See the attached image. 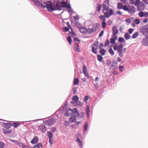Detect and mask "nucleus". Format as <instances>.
Returning a JSON list of instances; mask_svg holds the SVG:
<instances>
[{
	"label": "nucleus",
	"instance_id": "nucleus-1",
	"mask_svg": "<svg viewBox=\"0 0 148 148\" xmlns=\"http://www.w3.org/2000/svg\"><path fill=\"white\" fill-rule=\"evenodd\" d=\"M43 3L45 5H43L42 3L40 2L39 1V4H36V5L41 6L43 8L46 7L48 11L50 12L56 10V9L54 4H53L51 1H44L43 2Z\"/></svg>",
	"mask_w": 148,
	"mask_h": 148
},
{
	"label": "nucleus",
	"instance_id": "nucleus-2",
	"mask_svg": "<svg viewBox=\"0 0 148 148\" xmlns=\"http://www.w3.org/2000/svg\"><path fill=\"white\" fill-rule=\"evenodd\" d=\"M140 32L145 36H148V23L141 27L140 29Z\"/></svg>",
	"mask_w": 148,
	"mask_h": 148
},
{
	"label": "nucleus",
	"instance_id": "nucleus-3",
	"mask_svg": "<svg viewBox=\"0 0 148 148\" xmlns=\"http://www.w3.org/2000/svg\"><path fill=\"white\" fill-rule=\"evenodd\" d=\"M56 121V119L54 117H52L46 121H44V123L45 125L49 127L52 125L55 124Z\"/></svg>",
	"mask_w": 148,
	"mask_h": 148
},
{
	"label": "nucleus",
	"instance_id": "nucleus-4",
	"mask_svg": "<svg viewBox=\"0 0 148 148\" xmlns=\"http://www.w3.org/2000/svg\"><path fill=\"white\" fill-rule=\"evenodd\" d=\"M124 8L125 11L128 12L130 14H133L135 12V8L133 6H130L128 8L127 6L125 7Z\"/></svg>",
	"mask_w": 148,
	"mask_h": 148
},
{
	"label": "nucleus",
	"instance_id": "nucleus-5",
	"mask_svg": "<svg viewBox=\"0 0 148 148\" xmlns=\"http://www.w3.org/2000/svg\"><path fill=\"white\" fill-rule=\"evenodd\" d=\"M53 4L55 7L56 10H62L61 1L59 0H55L53 2Z\"/></svg>",
	"mask_w": 148,
	"mask_h": 148
},
{
	"label": "nucleus",
	"instance_id": "nucleus-6",
	"mask_svg": "<svg viewBox=\"0 0 148 148\" xmlns=\"http://www.w3.org/2000/svg\"><path fill=\"white\" fill-rule=\"evenodd\" d=\"M77 112V110L76 108H74L73 109H69L65 112V115L66 116H68L73 113H75V112Z\"/></svg>",
	"mask_w": 148,
	"mask_h": 148
},
{
	"label": "nucleus",
	"instance_id": "nucleus-7",
	"mask_svg": "<svg viewBox=\"0 0 148 148\" xmlns=\"http://www.w3.org/2000/svg\"><path fill=\"white\" fill-rule=\"evenodd\" d=\"M95 27H94L93 28H86V33H87L88 34H90L93 32H95L98 29V26L97 25Z\"/></svg>",
	"mask_w": 148,
	"mask_h": 148
},
{
	"label": "nucleus",
	"instance_id": "nucleus-8",
	"mask_svg": "<svg viewBox=\"0 0 148 148\" xmlns=\"http://www.w3.org/2000/svg\"><path fill=\"white\" fill-rule=\"evenodd\" d=\"M123 47V44H120L118 46V52L119 53V55L120 57H123V56L122 51Z\"/></svg>",
	"mask_w": 148,
	"mask_h": 148
},
{
	"label": "nucleus",
	"instance_id": "nucleus-9",
	"mask_svg": "<svg viewBox=\"0 0 148 148\" xmlns=\"http://www.w3.org/2000/svg\"><path fill=\"white\" fill-rule=\"evenodd\" d=\"M83 72L85 76L88 77V79H89L90 78H92V76H89V74L88 72L87 71V68L86 66L84 65L83 66Z\"/></svg>",
	"mask_w": 148,
	"mask_h": 148
},
{
	"label": "nucleus",
	"instance_id": "nucleus-10",
	"mask_svg": "<svg viewBox=\"0 0 148 148\" xmlns=\"http://www.w3.org/2000/svg\"><path fill=\"white\" fill-rule=\"evenodd\" d=\"M112 37H113L115 36H117L116 34L118 33V30L116 26H114L112 28Z\"/></svg>",
	"mask_w": 148,
	"mask_h": 148
},
{
	"label": "nucleus",
	"instance_id": "nucleus-11",
	"mask_svg": "<svg viewBox=\"0 0 148 148\" xmlns=\"http://www.w3.org/2000/svg\"><path fill=\"white\" fill-rule=\"evenodd\" d=\"M108 12H106L104 13L105 17L106 18H109L110 16L112 15L113 13V10L112 9H110L108 11Z\"/></svg>",
	"mask_w": 148,
	"mask_h": 148
},
{
	"label": "nucleus",
	"instance_id": "nucleus-12",
	"mask_svg": "<svg viewBox=\"0 0 148 148\" xmlns=\"http://www.w3.org/2000/svg\"><path fill=\"white\" fill-rule=\"evenodd\" d=\"M142 43L144 46H148V36H145V38L143 39Z\"/></svg>",
	"mask_w": 148,
	"mask_h": 148
},
{
	"label": "nucleus",
	"instance_id": "nucleus-13",
	"mask_svg": "<svg viewBox=\"0 0 148 148\" xmlns=\"http://www.w3.org/2000/svg\"><path fill=\"white\" fill-rule=\"evenodd\" d=\"M2 125L3 126L5 127L6 129H8L9 128H10L12 125V124L9 123H3Z\"/></svg>",
	"mask_w": 148,
	"mask_h": 148
},
{
	"label": "nucleus",
	"instance_id": "nucleus-14",
	"mask_svg": "<svg viewBox=\"0 0 148 148\" xmlns=\"http://www.w3.org/2000/svg\"><path fill=\"white\" fill-rule=\"evenodd\" d=\"M126 6H127L126 5H123V4L122 3H118L117 4V8L119 10H121L122 9H123L125 11L124 8Z\"/></svg>",
	"mask_w": 148,
	"mask_h": 148
},
{
	"label": "nucleus",
	"instance_id": "nucleus-15",
	"mask_svg": "<svg viewBox=\"0 0 148 148\" xmlns=\"http://www.w3.org/2000/svg\"><path fill=\"white\" fill-rule=\"evenodd\" d=\"M68 6V1L67 0H66V1H61V8L62 10V9L63 8H67Z\"/></svg>",
	"mask_w": 148,
	"mask_h": 148
},
{
	"label": "nucleus",
	"instance_id": "nucleus-16",
	"mask_svg": "<svg viewBox=\"0 0 148 148\" xmlns=\"http://www.w3.org/2000/svg\"><path fill=\"white\" fill-rule=\"evenodd\" d=\"M39 130H40L42 132H45L46 131V127L44 125H41L38 127Z\"/></svg>",
	"mask_w": 148,
	"mask_h": 148
},
{
	"label": "nucleus",
	"instance_id": "nucleus-17",
	"mask_svg": "<svg viewBox=\"0 0 148 148\" xmlns=\"http://www.w3.org/2000/svg\"><path fill=\"white\" fill-rule=\"evenodd\" d=\"M38 142V138L37 136H34L31 141V143L33 144L37 143Z\"/></svg>",
	"mask_w": 148,
	"mask_h": 148
},
{
	"label": "nucleus",
	"instance_id": "nucleus-18",
	"mask_svg": "<svg viewBox=\"0 0 148 148\" xmlns=\"http://www.w3.org/2000/svg\"><path fill=\"white\" fill-rule=\"evenodd\" d=\"M80 32L83 34H86V28L85 27H82L79 29Z\"/></svg>",
	"mask_w": 148,
	"mask_h": 148
},
{
	"label": "nucleus",
	"instance_id": "nucleus-19",
	"mask_svg": "<svg viewBox=\"0 0 148 148\" xmlns=\"http://www.w3.org/2000/svg\"><path fill=\"white\" fill-rule=\"evenodd\" d=\"M75 113H76L77 116L80 119L83 118L84 117L85 114L84 112H81L80 114H79L78 110L77 112H75Z\"/></svg>",
	"mask_w": 148,
	"mask_h": 148
},
{
	"label": "nucleus",
	"instance_id": "nucleus-20",
	"mask_svg": "<svg viewBox=\"0 0 148 148\" xmlns=\"http://www.w3.org/2000/svg\"><path fill=\"white\" fill-rule=\"evenodd\" d=\"M117 36H114L113 38H111L110 39V41L111 43L112 44H114L115 42V40H117Z\"/></svg>",
	"mask_w": 148,
	"mask_h": 148
},
{
	"label": "nucleus",
	"instance_id": "nucleus-21",
	"mask_svg": "<svg viewBox=\"0 0 148 148\" xmlns=\"http://www.w3.org/2000/svg\"><path fill=\"white\" fill-rule=\"evenodd\" d=\"M67 8L69 9L68 11L69 13L73 14L74 12L73 9L71 8L69 3H68V6Z\"/></svg>",
	"mask_w": 148,
	"mask_h": 148
},
{
	"label": "nucleus",
	"instance_id": "nucleus-22",
	"mask_svg": "<svg viewBox=\"0 0 148 148\" xmlns=\"http://www.w3.org/2000/svg\"><path fill=\"white\" fill-rule=\"evenodd\" d=\"M76 117L75 116H72L70 119V121L71 123L75 122L76 121Z\"/></svg>",
	"mask_w": 148,
	"mask_h": 148
},
{
	"label": "nucleus",
	"instance_id": "nucleus-23",
	"mask_svg": "<svg viewBox=\"0 0 148 148\" xmlns=\"http://www.w3.org/2000/svg\"><path fill=\"white\" fill-rule=\"evenodd\" d=\"M86 115L88 118L89 116L90 108L89 106H87L86 108Z\"/></svg>",
	"mask_w": 148,
	"mask_h": 148
},
{
	"label": "nucleus",
	"instance_id": "nucleus-24",
	"mask_svg": "<svg viewBox=\"0 0 148 148\" xmlns=\"http://www.w3.org/2000/svg\"><path fill=\"white\" fill-rule=\"evenodd\" d=\"M47 135L49 138H53V134L50 131L47 132Z\"/></svg>",
	"mask_w": 148,
	"mask_h": 148
},
{
	"label": "nucleus",
	"instance_id": "nucleus-25",
	"mask_svg": "<svg viewBox=\"0 0 148 148\" xmlns=\"http://www.w3.org/2000/svg\"><path fill=\"white\" fill-rule=\"evenodd\" d=\"M43 146L42 144L41 143H39L37 145H34L33 146V148L37 147L38 148H42Z\"/></svg>",
	"mask_w": 148,
	"mask_h": 148
},
{
	"label": "nucleus",
	"instance_id": "nucleus-26",
	"mask_svg": "<svg viewBox=\"0 0 148 148\" xmlns=\"http://www.w3.org/2000/svg\"><path fill=\"white\" fill-rule=\"evenodd\" d=\"M76 141L78 143V144L79 145V147H82V141L79 139V138H77L76 140Z\"/></svg>",
	"mask_w": 148,
	"mask_h": 148
},
{
	"label": "nucleus",
	"instance_id": "nucleus-27",
	"mask_svg": "<svg viewBox=\"0 0 148 148\" xmlns=\"http://www.w3.org/2000/svg\"><path fill=\"white\" fill-rule=\"evenodd\" d=\"M3 133L5 134H9L11 133V130H8V129H3Z\"/></svg>",
	"mask_w": 148,
	"mask_h": 148
},
{
	"label": "nucleus",
	"instance_id": "nucleus-28",
	"mask_svg": "<svg viewBox=\"0 0 148 148\" xmlns=\"http://www.w3.org/2000/svg\"><path fill=\"white\" fill-rule=\"evenodd\" d=\"M99 52L101 55H104L106 52V50L103 49H101Z\"/></svg>",
	"mask_w": 148,
	"mask_h": 148
},
{
	"label": "nucleus",
	"instance_id": "nucleus-29",
	"mask_svg": "<svg viewBox=\"0 0 148 148\" xmlns=\"http://www.w3.org/2000/svg\"><path fill=\"white\" fill-rule=\"evenodd\" d=\"M91 47L92 49V51L93 53H94L95 54H97V49H98L97 48H95L94 47L92 46H91Z\"/></svg>",
	"mask_w": 148,
	"mask_h": 148
},
{
	"label": "nucleus",
	"instance_id": "nucleus-30",
	"mask_svg": "<svg viewBox=\"0 0 148 148\" xmlns=\"http://www.w3.org/2000/svg\"><path fill=\"white\" fill-rule=\"evenodd\" d=\"M97 57L98 60L99 62H101L102 61L103 57L101 55H97Z\"/></svg>",
	"mask_w": 148,
	"mask_h": 148
},
{
	"label": "nucleus",
	"instance_id": "nucleus-31",
	"mask_svg": "<svg viewBox=\"0 0 148 148\" xmlns=\"http://www.w3.org/2000/svg\"><path fill=\"white\" fill-rule=\"evenodd\" d=\"M84 130L86 131L87 130L88 128V124L86 122L84 125Z\"/></svg>",
	"mask_w": 148,
	"mask_h": 148
},
{
	"label": "nucleus",
	"instance_id": "nucleus-32",
	"mask_svg": "<svg viewBox=\"0 0 148 148\" xmlns=\"http://www.w3.org/2000/svg\"><path fill=\"white\" fill-rule=\"evenodd\" d=\"M78 99L79 98L78 97L77 95L74 96L72 98V100L73 101H75V103L77 102V101L78 100Z\"/></svg>",
	"mask_w": 148,
	"mask_h": 148
},
{
	"label": "nucleus",
	"instance_id": "nucleus-33",
	"mask_svg": "<svg viewBox=\"0 0 148 148\" xmlns=\"http://www.w3.org/2000/svg\"><path fill=\"white\" fill-rule=\"evenodd\" d=\"M79 83V79L77 78H75L73 82V84L74 85H77Z\"/></svg>",
	"mask_w": 148,
	"mask_h": 148
},
{
	"label": "nucleus",
	"instance_id": "nucleus-34",
	"mask_svg": "<svg viewBox=\"0 0 148 148\" xmlns=\"http://www.w3.org/2000/svg\"><path fill=\"white\" fill-rule=\"evenodd\" d=\"M12 126H13L14 128H17L18 126H20V124L17 123H14L12 124Z\"/></svg>",
	"mask_w": 148,
	"mask_h": 148
},
{
	"label": "nucleus",
	"instance_id": "nucleus-35",
	"mask_svg": "<svg viewBox=\"0 0 148 148\" xmlns=\"http://www.w3.org/2000/svg\"><path fill=\"white\" fill-rule=\"evenodd\" d=\"M70 121H64V124L65 126L67 127L70 124Z\"/></svg>",
	"mask_w": 148,
	"mask_h": 148
},
{
	"label": "nucleus",
	"instance_id": "nucleus-36",
	"mask_svg": "<svg viewBox=\"0 0 148 148\" xmlns=\"http://www.w3.org/2000/svg\"><path fill=\"white\" fill-rule=\"evenodd\" d=\"M130 35L128 33H126L125 34L124 37L126 40L129 39L130 37Z\"/></svg>",
	"mask_w": 148,
	"mask_h": 148
},
{
	"label": "nucleus",
	"instance_id": "nucleus-37",
	"mask_svg": "<svg viewBox=\"0 0 148 148\" xmlns=\"http://www.w3.org/2000/svg\"><path fill=\"white\" fill-rule=\"evenodd\" d=\"M74 46L77 52H79L80 49L79 45L77 44H75Z\"/></svg>",
	"mask_w": 148,
	"mask_h": 148
},
{
	"label": "nucleus",
	"instance_id": "nucleus-38",
	"mask_svg": "<svg viewBox=\"0 0 148 148\" xmlns=\"http://www.w3.org/2000/svg\"><path fill=\"white\" fill-rule=\"evenodd\" d=\"M118 41L119 42L121 43L124 42H125L124 39L122 37H120L119 38Z\"/></svg>",
	"mask_w": 148,
	"mask_h": 148
},
{
	"label": "nucleus",
	"instance_id": "nucleus-39",
	"mask_svg": "<svg viewBox=\"0 0 148 148\" xmlns=\"http://www.w3.org/2000/svg\"><path fill=\"white\" fill-rule=\"evenodd\" d=\"M139 35L138 33L137 32L134 33L132 36V38H136Z\"/></svg>",
	"mask_w": 148,
	"mask_h": 148
},
{
	"label": "nucleus",
	"instance_id": "nucleus-40",
	"mask_svg": "<svg viewBox=\"0 0 148 148\" xmlns=\"http://www.w3.org/2000/svg\"><path fill=\"white\" fill-rule=\"evenodd\" d=\"M75 25L77 27L79 28V29L82 27L81 24L78 22H76L75 24Z\"/></svg>",
	"mask_w": 148,
	"mask_h": 148
},
{
	"label": "nucleus",
	"instance_id": "nucleus-41",
	"mask_svg": "<svg viewBox=\"0 0 148 148\" xmlns=\"http://www.w3.org/2000/svg\"><path fill=\"white\" fill-rule=\"evenodd\" d=\"M101 5L99 3L98 4L96 8L97 11L98 12L100 11L101 10Z\"/></svg>",
	"mask_w": 148,
	"mask_h": 148
},
{
	"label": "nucleus",
	"instance_id": "nucleus-42",
	"mask_svg": "<svg viewBox=\"0 0 148 148\" xmlns=\"http://www.w3.org/2000/svg\"><path fill=\"white\" fill-rule=\"evenodd\" d=\"M116 63V62H115L114 64H113L111 66V68L114 69H116L117 68Z\"/></svg>",
	"mask_w": 148,
	"mask_h": 148
},
{
	"label": "nucleus",
	"instance_id": "nucleus-43",
	"mask_svg": "<svg viewBox=\"0 0 148 148\" xmlns=\"http://www.w3.org/2000/svg\"><path fill=\"white\" fill-rule=\"evenodd\" d=\"M99 44V42L98 41L94 42L92 45V46H94L96 47L97 49H98V46Z\"/></svg>",
	"mask_w": 148,
	"mask_h": 148
},
{
	"label": "nucleus",
	"instance_id": "nucleus-44",
	"mask_svg": "<svg viewBox=\"0 0 148 148\" xmlns=\"http://www.w3.org/2000/svg\"><path fill=\"white\" fill-rule=\"evenodd\" d=\"M102 6L103 8L102 12H103L104 13V11L105 10V9H106L107 7L106 5L104 3H103L102 4Z\"/></svg>",
	"mask_w": 148,
	"mask_h": 148
},
{
	"label": "nucleus",
	"instance_id": "nucleus-45",
	"mask_svg": "<svg viewBox=\"0 0 148 148\" xmlns=\"http://www.w3.org/2000/svg\"><path fill=\"white\" fill-rule=\"evenodd\" d=\"M67 40L70 45H71L72 43V39L71 37L69 36L68 37Z\"/></svg>",
	"mask_w": 148,
	"mask_h": 148
},
{
	"label": "nucleus",
	"instance_id": "nucleus-46",
	"mask_svg": "<svg viewBox=\"0 0 148 148\" xmlns=\"http://www.w3.org/2000/svg\"><path fill=\"white\" fill-rule=\"evenodd\" d=\"M105 20H104L101 23L102 26L103 28H104L106 25V23L105 22Z\"/></svg>",
	"mask_w": 148,
	"mask_h": 148
},
{
	"label": "nucleus",
	"instance_id": "nucleus-47",
	"mask_svg": "<svg viewBox=\"0 0 148 148\" xmlns=\"http://www.w3.org/2000/svg\"><path fill=\"white\" fill-rule=\"evenodd\" d=\"M140 0H136L135 1V2H134V4H135V6H137L139 5L140 3Z\"/></svg>",
	"mask_w": 148,
	"mask_h": 148
},
{
	"label": "nucleus",
	"instance_id": "nucleus-48",
	"mask_svg": "<svg viewBox=\"0 0 148 148\" xmlns=\"http://www.w3.org/2000/svg\"><path fill=\"white\" fill-rule=\"evenodd\" d=\"M139 16L140 17H142L144 16V12H140L138 14Z\"/></svg>",
	"mask_w": 148,
	"mask_h": 148
},
{
	"label": "nucleus",
	"instance_id": "nucleus-49",
	"mask_svg": "<svg viewBox=\"0 0 148 148\" xmlns=\"http://www.w3.org/2000/svg\"><path fill=\"white\" fill-rule=\"evenodd\" d=\"M63 30L64 32H67L69 30V28L67 27H64L63 28Z\"/></svg>",
	"mask_w": 148,
	"mask_h": 148
},
{
	"label": "nucleus",
	"instance_id": "nucleus-50",
	"mask_svg": "<svg viewBox=\"0 0 148 148\" xmlns=\"http://www.w3.org/2000/svg\"><path fill=\"white\" fill-rule=\"evenodd\" d=\"M109 52L112 55H113L114 54V51L112 48L109 49Z\"/></svg>",
	"mask_w": 148,
	"mask_h": 148
},
{
	"label": "nucleus",
	"instance_id": "nucleus-51",
	"mask_svg": "<svg viewBox=\"0 0 148 148\" xmlns=\"http://www.w3.org/2000/svg\"><path fill=\"white\" fill-rule=\"evenodd\" d=\"M5 146V144L2 142H0V148H3Z\"/></svg>",
	"mask_w": 148,
	"mask_h": 148
},
{
	"label": "nucleus",
	"instance_id": "nucleus-52",
	"mask_svg": "<svg viewBox=\"0 0 148 148\" xmlns=\"http://www.w3.org/2000/svg\"><path fill=\"white\" fill-rule=\"evenodd\" d=\"M99 18L101 20H103V21L104 20H105V21H106V19H105V17L104 16H103V15H101V16H99Z\"/></svg>",
	"mask_w": 148,
	"mask_h": 148
},
{
	"label": "nucleus",
	"instance_id": "nucleus-53",
	"mask_svg": "<svg viewBox=\"0 0 148 148\" xmlns=\"http://www.w3.org/2000/svg\"><path fill=\"white\" fill-rule=\"evenodd\" d=\"M17 145H18L19 146L21 147L22 148H23V146L25 145V144H24L20 142L18 143Z\"/></svg>",
	"mask_w": 148,
	"mask_h": 148
},
{
	"label": "nucleus",
	"instance_id": "nucleus-54",
	"mask_svg": "<svg viewBox=\"0 0 148 148\" xmlns=\"http://www.w3.org/2000/svg\"><path fill=\"white\" fill-rule=\"evenodd\" d=\"M34 3L35 5L39 4V1L38 0H32Z\"/></svg>",
	"mask_w": 148,
	"mask_h": 148
},
{
	"label": "nucleus",
	"instance_id": "nucleus-55",
	"mask_svg": "<svg viewBox=\"0 0 148 148\" xmlns=\"http://www.w3.org/2000/svg\"><path fill=\"white\" fill-rule=\"evenodd\" d=\"M140 21L139 20V19H135L134 21V22L136 24H139L140 23Z\"/></svg>",
	"mask_w": 148,
	"mask_h": 148
},
{
	"label": "nucleus",
	"instance_id": "nucleus-56",
	"mask_svg": "<svg viewBox=\"0 0 148 148\" xmlns=\"http://www.w3.org/2000/svg\"><path fill=\"white\" fill-rule=\"evenodd\" d=\"M111 62L110 60H107L106 63L107 66H109L111 64Z\"/></svg>",
	"mask_w": 148,
	"mask_h": 148
},
{
	"label": "nucleus",
	"instance_id": "nucleus-57",
	"mask_svg": "<svg viewBox=\"0 0 148 148\" xmlns=\"http://www.w3.org/2000/svg\"><path fill=\"white\" fill-rule=\"evenodd\" d=\"M49 140L50 145H52L53 144V138H49Z\"/></svg>",
	"mask_w": 148,
	"mask_h": 148
},
{
	"label": "nucleus",
	"instance_id": "nucleus-58",
	"mask_svg": "<svg viewBox=\"0 0 148 148\" xmlns=\"http://www.w3.org/2000/svg\"><path fill=\"white\" fill-rule=\"evenodd\" d=\"M126 21L129 23H130L132 22V19L130 18H128L126 20Z\"/></svg>",
	"mask_w": 148,
	"mask_h": 148
},
{
	"label": "nucleus",
	"instance_id": "nucleus-59",
	"mask_svg": "<svg viewBox=\"0 0 148 148\" xmlns=\"http://www.w3.org/2000/svg\"><path fill=\"white\" fill-rule=\"evenodd\" d=\"M113 48L114 50H117V51H118V46L116 44L114 46Z\"/></svg>",
	"mask_w": 148,
	"mask_h": 148
},
{
	"label": "nucleus",
	"instance_id": "nucleus-60",
	"mask_svg": "<svg viewBox=\"0 0 148 148\" xmlns=\"http://www.w3.org/2000/svg\"><path fill=\"white\" fill-rule=\"evenodd\" d=\"M77 105L79 106H82L83 104V103L81 101H79L77 102Z\"/></svg>",
	"mask_w": 148,
	"mask_h": 148
},
{
	"label": "nucleus",
	"instance_id": "nucleus-61",
	"mask_svg": "<svg viewBox=\"0 0 148 148\" xmlns=\"http://www.w3.org/2000/svg\"><path fill=\"white\" fill-rule=\"evenodd\" d=\"M124 67L123 66H120L119 68V70L121 71H123V69Z\"/></svg>",
	"mask_w": 148,
	"mask_h": 148
},
{
	"label": "nucleus",
	"instance_id": "nucleus-62",
	"mask_svg": "<svg viewBox=\"0 0 148 148\" xmlns=\"http://www.w3.org/2000/svg\"><path fill=\"white\" fill-rule=\"evenodd\" d=\"M110 43L109 41L108 40H107L106 42H105V47H106Z\"/></svg>",
	"mask_w": 148,
	"mask_h": 148
},
{
	"label": "nucleus",
	"instance_id": "nucleus-63",
	"mask_svg": "<svg viewBox=\"0 0 148 148\" xmlns=\"http://www.w3.org/2000/svg\"><path fill=\"white\" fill-rule=\"evenodd\" d=\"M51 130L53 132H55L56 130V128L55 127L51 128Z\"/></svg>",
	"mask_w": 148,
	"mask_h": 148
},
{
	"label": "nucleus",
	"instance_id": "nucleus-64",
	"mask_svg": "<svg viewBox=\"0 0 148 148\" xmlns=\"http://www.w3.org/2000/svg\"><path fill=\"white\" fill-rule=\"evenodd\" d=\"M23 148H33L32 147L28 146L26 145H25L23 146Z\"/></svg>",
	"mask_w": 148,
	"mask_h": 148
}]
</instances>
